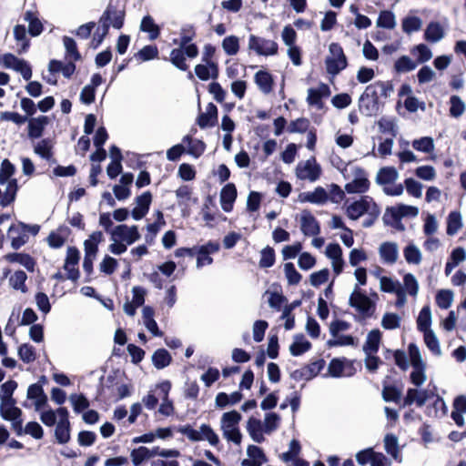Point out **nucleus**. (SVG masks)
Masks as SVG:
<instances>
[{"mask_svg": "<svg viewBox=\"0 0 466 466\" xmlns=\"http://www.w3.org/2000/svg\"><path fill=\"white\" fill-rule=\"evenodd\" d=\"M179 46L173 48L170 52L168 60L180 71H188L189 66L187 63V57L196 58L199 50L195 43H191L197 36L195 27L191 25L183 26L180 29Z\"/></svg>", "mask_w": 466, "mask_h": 466, "instance_id": "f257e3e1", "label": "nucleus"}, {"mask_svg": "<svg viewBox=\"0 0 466 466\" xmlns=\"http://www.w3.org/2000/svg\"><path fill=\"white\" fill-rule=\"evenodd\" d=\"M364 214L368 217L362 222L363 228L372 227L380 215L379 205L370 196H362L346 208V215L351 220H357Z\"/></svg>", "mask_w": 466, "mask_h": 466, "instance_id": "f03ea898", "label": "nucleus"}, {"mask_svg": "<svg viewBox=\"0 0 466 466\" xmlns=\"http://www.w3.org/2000/svg\"><path fill=\"white\" fill-rule=\"evenodd\" d=\"M125 17L126 5L121 4L120 1H116L115 3L110 1L100 16L98 24L100 25H107V29H110V26L115 29H121L124 26Z\"/></svg>", "mask_w": 466, "mask_h": 466, "instance_id": "7ed1b4c3", "label": "nucleus"}, {"mask_svg": "<svg viewBox=\"0 0 466 466\" xmlns=\"http://www.w3.org/2000/svg\"><path fill=\"white\" fill-rule=\"evenodd\" d=\"M40 230L39 225H27L22 221L12 224L7 231L8 238L11 239V247L14 249H19L27 240V233L33 236L38 234Z\"/></svg>", "mask_w": 466, "mask_h": 466, "instance_id": "20e7f679", "label": "nucleus"}, {"mask_svg": "<svg viewBox=\"0 0 466 466\" xmlns=\"http://www.w3.org/2000/svg\"><path fill=\"white\" fill-rule=\"evenodd\" d=\"M329 50L331 56H327L325 59L326 70L329 75L335 76L348 66V59L339 43H331Z\"/></svg>", "mask_w": 466, "mask_h": 466, "instance_id": "39448f33", "label": "nucleus"}, {"mask_svg": "<svg viewBox=\"0 0 466 466\" xmlns=\"http://www.w3.org/2000/svg\"><path fill=\"white\" fill-rule=\"evenodd\" d=\"M349 302L364 319L372 317L375 312V303L365 293L360 291L359 285H356Z\"/></svg>", "mask_w": 466, "mask_h": 466, "instance_id": "423d86ee", "label": "nucleus"}, {"mask_svg": "<svg viewBox=\"0 0 466 466\" xmlns=\"http://www.w3.org/2000/svg\"><path fill=\"white\" fill-rule=\"evenodd\" d=\"M248 49L254 51L258 56H269L278 54L279 45L274 40L250 35L248 37Z\"/></svg>", "mask_w": 466, "mask_h": 466, "instance_id": "0eeeda50", "label": "nucleus"}, {"mask_svg": "<svg viewBox=\"0 0 466 466\" xmlns=\"http://www.w3.org/2000/svg\"><path fill=\"white\" fill-rule=\"evenodd\" d=\"M141 238L138 228L136 225L127 226L120 224L113 228L110 231L111 240H119L127 245H132Z\"/></svg>", "mask_w": 466, "mask_h": 466, "instance_id": "6e6552de", "label": "nucleus"}, {"mask_svg": "<svg viewBox=\"0 0 466 466\" xmlns=\"http://www.w3.org/2000/svg\"><path fill=\"white\" fill-rule=\"evenodd\" d=\"M296 174L299 179L316 181L321 175V167L316 163L315 157H312L311 159L307 160L304 164L299 163L298 165Z\"/></svg>", "mask_w": 466, "mask_h": 466, "instance_id": "1a4fd4ad", "label": "nucleus"}, {"mask_svg": "<svg viewBox=\"0 0 466 466\" xmlns=\"http://www.w3.org/2000/svg\"><path fill=\"white\" fill-rule=\"evenodd\" d=\"M219 244L216 241H208L205 245L197 246V268H201L204 266L213 263L211 254L217 253L219 250Z\"/></svg>", "mask_w": 466, "mask_h": 466, "instance_id": "9d476101", "label": "nucleus"}, {"mask_svg": "<svg viewBox=\"0 0 466 466\" xmlns=\"http://www.w3.org/2000/svg\"><path fill=\"white\" fill-rule=\"evenodd\" d=\"M355 178L345 185V190L349 194L366 193L370 186V180L366 177V172L362 167H356L354 171Z\"/></svg>", "mask_w": 466, "mask_h": 466, "instance_id": "9b49d317", "label": "nucleus"}, {"mask_svg": "<svg viewBox=\"0 0 466 466\" xmlns=\"http://www.w3.org/2000/svg\"><path fill=\"white\" fill-rule=\"evenodd\" d=\"M80 253L77 248L68 247L64 268L67 271V279L76 281L79 278V270L76 266L78 265Z\"/></svg>", "mask_w": 466, "mask_h": 466, "instance_id": "f8f14e48", "label": "nucleus"}, {"mask_svg": "<svg viewBox=\"0 0 466 466\" xmlns=\"http://www.w3.org/2000/svg\"><path fill=\"white\" fill-rule=\"evenodd\" d=\"M300 230L305 236H318L320 225L309 209H304L300 217Z\"/></svg>", "mask_w": 466, "mask_h": 466, "instance_id": "ddd939ff", "label": "nucleus"}, {"mask_svg": "<svg viewBox=\"0 0 466 466\" xmlns=\"http://www.w3.org/2000/svg\"><path fill=\"white\" fill-rule=\"evenodd\" d=\"M330 88L325 83H320L317 88H309L308 90L307 102L309 106L321 109L324 106L323 98L330 96Z\"/></svg>", "mask_w": 466, "mask_h": 466, "instance_id": "4468645a", "label": "nucleus"}, {"mask_svg": "<svg viewBox=\"0 0 466 466\" xmlns=\"http://www.w3.org/2000/svg\"><path fill=\"white\" fill-rule=\"evenodd\" d=\"M152 202V194L146 191L136 198L137 206L132 209L131 215L134 219H142L148 212Z\"/></svg>", "mask_w": 466, "mask_h": 466, "instance_id": "2eb2a0df", "label": "nucleus"}, {"mask_svg": "<svg viewBox=\"0 0 466 466\" xmlns=\"http://www.w3.org/2000/svg\"><path fill=\"white\" fill-rule=\"evenodd\" d=\"M238 192L235 184L228 183L220 191V204L225 212H230L233 209L234 202Z\"/></svg>", "mask_w": 466, "mask_h": 466, "instance_id": "dca6fc26", "label": "nucleus"}, {"mask_svg": "<svg viewBox=\"0 0 466 466\" xmlns=\"http://www.w3.org/2000/svg\"><path fill=\"white\" fill-rule=\"evenodd\" d=\"M207 111L200 113L197 118V124L200 128L212 127L218 124V107L213 103H208Z\"/></svg>", "mask_w": 466, "mask_h": 466, "instance_id": "f3484780", "label": "nucleus"}, {"mask_svg": "<svg viewBox=\"0 0 466 466\" xmlns=\"http://www.w3.org/2000/svg\"><path fill=\"white\" fill-rule=\"evenodd\" d=\"M247 453L249 459H244L241 462L242 466H261L268 461V457L258 446L249 445Z\"/></svg>", "mask_w": 466, "mask_h": 466, "instance_id": "a211bd4d", "label": "nucleus"}, {"mask_svg": "<svg viewBox=\"0 0 466 466\" xmlns=\"http://www.w3.org/2000/svg\"><path fill=\"white\" fill-rule=\"evenodd\" d=\"M76 62L69 59L66 64H64L60 60L52 59L48 64V70L51 74H56L61 71L66 78H70L76 69Z\"/></svg>", "mask_w": 466, "mask_h": 466, "instance_id": "6ab92c4d", "label": "nucleus"}, {"mask_svg": "<svg viewBox=\"0 0 466 466\" xmlns=\"http://www.w3.org/2000/svg\"><path fill=\"white\" fill-rule=\"evenodd\" d=\"M49 123L46 116H39L38 117H31L28 120V137L31 139H36L43 136L46 126Z\"/></svg>", "mask_w": 466, "mask_h": 466, "instance_id": "aec40b11", "label": "nucleus"}, {"mask_svg": "<svg viewBox=\"0 0 466 466\" xmlns=\"http://www.w3.org/2000/svg\"><path fill=\"white\" fill-rule=\"evenodd\" d=\"M359 109L366 116H375L380 109V103L374 102L370 97L360 95L359 98Z\"/></svg>", "mask_w": 466, "mask_h": 466, "instance_id": "412c9836", "label": "nucleus"}, {"mask_svg": "<svg viewBox=\"0 0 466 466\" xmlns=\"http://www.w3.org/2000/svg\"><path fill=\"white\" fill-rule=\"evenodd\" d=\"M254 80L258 88L265 94L273 90L274 80L272 75L265 70H259L255 74Z\"/></svg>", "mask_w": 466, "mask_h": 466, "instance_id": "4be33fe9", "label": "nucleus"}, {"mask_svg": "<svg viewBox=\"0 0 466 466\" xmlns=\"http://www.w3.org/2000/svg\"><path fill=\"white\" fill-rule=\"evenodd\" d=\"M299 198L302 202L324 204L329 200V195L322 187H317L313 192L300 194Z\"/></svg>", "mask_w": 466, "mask_h": 466, "instance_id": "5701e85b", "label": "nucleus"}, {"mask_svg": "<svg viewBox=\"0 0 466 466\" xmlns=\"http://www.w3.org/2000/svg\"><path fill=\"white\" fill-rule=\"evenodd\" d=\"M381 259L388 264H394L398 259V247L394 242H383L380 247Z\"/></svg>", "mask_w": 466, "mask_h": 466, "instance_id": "b1692460", "label": "nucleus"}, {"mask_svg": "<svg viewBox=\"0 0 466 466\" xmlns=\"http://www.w3.org/2000/svg\"><path fill=\"white\" fill-rule=\"evenodd\" d=\"M312 344L306 339L303 334H297L294 337V341L289 346V351L292 356H300L309 351Z\"/></svg>", "mask_w": 466, "mask_h": 466, "instance_id": "393cba45", "label": "nucleus"}, {"mask_svg": "<svg viewBox=\"0 0 466 466\" xmlns=\"http://www.w3.org/2000/svg\"><path fill=\"white\" fill-rule=\"evenodd\" d=\"M9 262H16L23 265L29 272H33L35 267V260L26 253H9L5 256Z\"/></svg>", "mask_w": 466, "mask_h": 466, "instance_id": "a878e982", "label": "nucleus"}, {"mask_svg": "<svg viewBox=\"0 0 466 466\" xmlns=\"http://www.w3.org/2000/svg\"><path fill=\"white\" fill-rule=\"evenodd\" d=\"M381 341V332L380 329H375L368 333L367 339L363 345V351L365 353H377L380 349Z\"/></svg>", "mask_w": 466, "mask_h": 466, "instance_id": "bb28decb", "label": "nucleus"}, {"mask_svg": "<svg viewBox=\"0 0 466 466\" xmlns=\"http://www.w3.org/2000/svg\"><path fill=\"white\" fill-rule=\"evenodd\" d=\"M247 430L254 441L261 443L265 441L263 436V426L260 420L250 417L248 420Z\"/></svg>", "mask_w": 466, "mask_h": 466, "instance_id": "cd10ccee", "label": "nucleus"}, {"mask_svg": "<svg viewBox=\"0 0 466 466\" xmlns=\"http://www.w3.org/2000/svg\"><path fill=\"white\" fill-rule=\"evenodd\" d=\"M182 141L188 145L187 149H186L187 153L196 158H198L205 152L206 145L202 140L194 139L190 135H187Z\"/></svg>", "mask_w": 466, "mask_h": 466, "instance_id": "c85d7f7f", "label": "nucleus"}, {"mask_svg": "<svg viewBox=\"0 0 466 466\" xmlns=\"http://www.w3.org/2000/svg\"><path fill=\"white\" fill-rule=\"evenodd\" d=\"M218 212L217 204L215 202L214 197L208 195L204 201L201 214L202 218L207 222L210 223L216 219V213Z\"/></svg>", "mask_w": 466, "mask_h": 466, "instance_id": "c756f323", "label": "nucleus"}, {"mask_svg": "<svg viewBox=\"0 0 466 466\" xmlns=\"http://www.w3.org/2000/svg\"><path fill=\"white\" fill-rule=\"evenodd\" d=\"M17 191V180L15 178L10 179L7 183L5 193L1 197L0 206L5 208L12 204L15 200Z\"/></svg>", "mask_w": 466, "mask_h": 466, "instance_id": "7c9ffc66", "label": "nucleus"}, {"mask_svg": "<svg viewBox=\"0 0 466 466\" xmlns=\"http://www.w3.org/2000/svg\"><path fill=\"white\" fill-rule=\"evenodd\" d=\"M140 30L149 34V39L155 40L160 35V27L155 23L153 17L149 15L142 18Z\"/></svg>", "mask_w": 466, "mask_h": 466, "instance_id": "2f4dec72", "label": "nucleus"}, {"mask_svg": "<svg viewBox=\"0 0 466 466\" xmlns=\"http://www.w3.org/2000/svg\"><path fill=\"white\" fill-rule=\"evenodd\" d=\"M384 448L388 454H390L395 461L400 462L401 457L400 455L398 438L394 434H386L384 437Z\"/></svg>", "mask_w": 466, "mask_h": 466, "instance_id": "473e14b6", "label": "nucleus"}, {"mask_svg": "<svg viewBox=\"0 0 466 466\" xmlns=\"http://www.w3.org/2000/svg\"><path fill=\"white\" fill-rule=\"evenodd\" d=\"M398 177V172L394 167H381L376 177V182L379 185H388L393 183Z\"/></svg>", "mask_w": 466, "mask_h": 466, "instance_id": "72a5a7b5", "label": "nucleus"}, {"mask_svg": "<svg viewBox=\"0 0 466 466\" xmlns=\"http://www.w3.org/2000/svg\"><path fill=\"white\" fill-rule=\"evenodd\" d=\"M444 36V30L438 22H431L425 30L424 37L430 42H438Z\"/></svg>", "mask_w": 466, "mask_h": 466, "instance_id": "f704fd0d", "label": "nucleus"}, {"mask_svg": "<svg viewBox=\"0 0 466 466\" xmlns=\"http://www.w3.org/2000/svg\"><path fill=\"white\" fill-rule=\"evenodd\" d=\"M62 40L66 48V58L72 59L74 61H80L82 56L77 49L76 41L67 35L63 36Z\"/></svg>", "mask_w": 466, "mask_h": 466, "instance_id": "c9c22d12", "label": "nucleus"}, {"mask_svg": "<svg viewBox=\"0 0 466 466\" xmlns=\"http://www.w3.org/2000/svg\"><path fill=\"white\" fill-rule=\"evenodd\" d=\"M36 155L50 161L53 158V144L49 138H44L34 147Z\"/></svg>", "mask_w": 466, "mask_h": 466, "instance_id": "e433bc0d", "label": "nucleus"}, {"mask_svg": "<svg viewBox=\"0 0 466 466\" xmlns=\"http://www.w3.org/2000/svg\"><path fill=\"white\" fill-rule=\"evenodd\" d=\"M152 361L157 369L161 370L171 363L172 358L166 349H158L154 352Z\"/></svg>", "mask_w": 466, "mask_h": 466, "instance_id": "4c0bfd02", "label": "nucleus"}, {"mask_svg": "<svg viewBox=\"0 0 466 466\" xmlns=\"http://www.w3.org/2000/svg\"><path fill=\"white\" fill-rule=\"evenodd\" d=\"M24 18L29 23L28 33L31 36H37L43 32V24L32 11H26Z\"/></svg>", "mask_w": 466, "mask_h": 466, "instance_id": "58836bf2", "label": "nucleus"}, {"mask_svg": "<svg viewBox=\"0 0 466 466\" xmlns=\"http://www.w3.org/2000/svg\"><path fill=\"white\" fill-rule=\"evenodd\" d=\"M462 227L461 216L459 211H451L447 218L446 232L449 236L455 235Z\"/></svg>", "mask_w": 466, "mask_h": 466, "instance_id": "ea45409f", "label": "nucleus"}, {"mask_svg": "<svg viewBox=\"0 0 466 466\" xmlns=\"http://www.w3.org/2000/svg\"><path fill=\"white\" fill-rule=\"evenodd\" d=\"M382 398L386 402L400 403L401 400V390L395 385L383 384Z\"/></svg>", "mask_w": 466, "mask_h": 466, "instance_id": "a19ab883", "label": "nucleus"}, {"mask_svg": "<svg viewBox=\"0 0 466 466\" xmlns=\"http://www.w3.org/2000/svg\"><path fill=\"white\" fill-rule=\"evenodd\" d=\"M431 324V312L429 306H424L419 313L417 319V328L420 331L430 330Z\"/></svg>", "mask_w": 466, "mask_h": 466, "instance_id": "79ce46f5", "label": "nucleus"}, {"mask_svg": "<svg viewBox=\"0 0 466 466\" xmlns=\"http://www.w3.org/2000/svg\"><path fill=\"white\" fill-rule=\"evenodd\" d=\"M158 48L156 45H147L141 48L134 56L143 62L158 58Z\"/></svg>", "mask_w": 466, "mask_h": 466, "instance_id": "37998d69", "label": "nucleus"}, {"mask_svg": "<svg viewBox=\"0 0 466 466\" xmlns=\"http://www.w3.org/2000/svg\"><path fill=\"white\" fill-rule=\"evenodd\" d=\"M241 415L237 410L225 412L221 418V429H228L238 427L241 420Z\"/></svg>", "mask_w": 466, "mask_h": 466, "instance_id": "c03bdc74", "label": "nucleus"}, {"mask_svg": "<svg viewBox=\"0 0 466 466\" xmlns=\"http://www.w3.org/2000/svg\"><path fill=\"white\" fill-rule=\"evenodd\" d=\"M27 275L24 270H16L9 279L10 285L16 290L26 292L25 280Z\"/></svg>", "mask_w": 466, "mask_h": 466, "instance_id": "a18cd8bd", "label": "nucleus"}, {"mask_svg": "<svg viewBox=\"0 0 466 466\" xmlns=\"http://www.w3.org/2000/svg\"><path fill=\"white\" fill-rule=\"evenodd\" d=\"M17 353L20 360L25 363L34 362L36 359L35 348L28 343L21 344Z\"/></svg>", "mask_w": 466, "mask_h": 466, "instance_id": "49530a36", "label": "nucleus"}, {"mask_svg": "<svg viewBox=\"0 0 466 466\" xmlns=\"http://www.w3.org/2000/svg\"><path fill=\"white\" fill-rule=\"evenodd\" d=\"M222 48L228 56H235L239 50V39L236 35L226 36L222 41Z\"/></svg>", "mask_w": 466, "mask_h": 466, "instance_id": "de8ad7c7", "label": "nucleus"}, {"mask_svg": "<svg viewBox=\"0 0 466 466\" xmlns=\"http://www.w3.org/2000/svg\"><path fill=\"white\" fill-rule=\"evenodd\" d=\"M310 127V121L307 117H299L290 121L287 127L289 133H305Z\"/></svg>", "mask_w": 466, "mask_h": 466, "instance_id": "09e8293b", "label": "nucleus"}, {"mask_svg": "<svg viewBox=\"0 0 466 466\" xmlns=\"http://www.w3.org/2000/svg\"><path fill=\"white\" fill-rule=\"evenodd\" d=\"M55 436L59 444H66L70 441V423L57 422Z\"/></svg>", "mask_w": 466, "mask_h": 466, "instance_id": "8fccbe9b", "label": "nucleus"}, {"mask_svg": "<svg viewBox=\"0 0 466 466\" xmlns=\"http://www.w3.org/2000/svg\"><path fill=\"white\" fill-rule=\"evenodd\" d=\"M276 254L273 248L267 246L260 251L259 267L270 268L275 264Z\"/></svg>", "mask_w": 466, "mask_h": 466, "instance_id": "3c124183", "label": "nucleus"}, {"mask_svg": "<svg viewBox=\"0 0 466 466\" xmlns=\"http://www.w3.org/2000/svg\"><path fill=\"white\" fill-rule=\"evenodd\" d=\"M412 147L417 151L431 153L434 150V141L431 137H422L412 141Z\"/></svg>", "mask_w": 466, "mask_h": 466, "instance_id": "603ef678", "label": "nucleus"}, {"mask_svg": "<svg viewBox=\"0 0 466 466\" xmlns=\"http://www.w3.org/2000/svg\"><path fill=\"white\" fill-rule=\"evenodd\" d=\"M417 64L413 62L408 56H401L395 64L394 68L398 73L410 72L415 69Z\"/></svg>", "mask_w": 466, "mask_h": 466, "instance_id": "864d4df0", "label": "nucleus"}, {"mask_svg": "<svg viewBox=\"0 0 466 466\" xmlns=\"http://www.w3.org/2000/svg\"><path fill=\"white\" fill-rule=\"evenodd\" d=\"M453 299V292L450 289H441L436 295V303L439 308L447 309Z\"/></svg>", "mask_w": 466, "mask_h": 466, "instance_id": "5fc2aeb1", "label": "nucleus"}, {"mask_svg": "<svg viewBox=\"0 0 466 466\" xmlns=\"http://www.w3.org/2000/svg\"><path fill=\"white\" fill-rule=\"evenodd\" d=\"M450 116L452 117L461 116L465 111V104L458 96H451L450 98Z\"/></svg>", "mask_w": 466, "mask_h": 466, "instance_id": "6e6d98bb", "label": "nucleus"}, {"mask_svg": "<svg viewBox=\"0 0 466 466\" xmlns=\"http://www.w3.org/2000/svg\"><path fill=\"white\" fill-rule=\"evenodd\" d=\"M284 271L289 285H297L300 282L302 276L296 269L292 262H288L284 265Z\"/></svg>", "mask_w": 466, "mask_h": 466, "instance_id": "4d7b16f0", "label": "nucleus"}, {"mask_svg": "<svg viewBox=\"0 0 466 466\" xmlns=\"http://www.w3.org/2000/svg\"><path fill=\"white\" fill-rule=\"evenodd\" d=\"M395 16L390 11H381L377 20V25L387 29H392L395 26Z\"/></svg>", "mask_w": 466, "mask_h": 466, "instance_id": "13d9d810", "label": "nucleus"}, {"mask_svg": "<svg viewBox=\"0 0 466 466\" xmlns=\"http://www.w3.org/2000/svg\"><path fill=\"white\" fill-rule=\"evenodd\" d=\"M132 462L135 466L140 465L144 461L149 459V449L145 446L133 449L130 453Z\"/></svg>", "mask_w": 466, "mask_h": 466, "instance_id": "bf43d9fd", "label": "nucleus"}, {"mask_svg": "<svg viewBox=\"0 0 466 466\" xmlns=\"http://www.w3.org/2000/svg\"><path fill=\"white\" fill-rule=\"evenodd\" d=\"M404 258L410 264H419L421 260L420 249L413 244L408 245L404 250Z\"/></svg>", "mask_w": 466, "mask_h": 466, "instance_id": "052dcab7", "label": "nucleus"}, {"mask_svg": "<svg viewBox=\"0 0 466 466\" xmlns=\"http://www.w3.org/2000/svg\"><path fill=\"white\" fill-rule=\"evenodd\" d=\"M421 27V20L418 16H407L402 20V30L410 34L419 31Z\"/></svg>", "mask_w": 466, "mask_h": 466, "instance_id": "680f3d73", "label": "nucleus"}, {"mask_svg": "<svg viewBox=\"0 0 466 466\" xmlns=\"http://www.w3.org/2000/svg\"><path fill=\"white\" fill-rule=\"evenodd\" d=\"M69 399L76 413H80L89 407V401L83 394H71Z\"/></svg>", "mask_w": 466, "mask_h": 466, "instance_id": "e2e57ef3", "label": "nucleus"}, {"mask_svg": "<svg viewBox=\"0 0 466 466\" xmlns=\"http://www.w3.org/2000/svg\"><path fill=\"white\" fill-rule=\"evenodd\" d=\"M423 333L424 341L429 350L432 351L434 354H441L440 343L434 332L431 329H430L427 331H423Z\"/></svg>", "mask_w": 466, "mask_h": 466, "instance_id": "0e129e2a", "label": "nucleus"}, {"mask_svg": "<svg viewBox=\"0 0 466 466\" xmlns=\"http://www.w3.org/2000/svg\"><path fill=\"white\" fill-rule=\"evenodd\" d=\"M46 382V377L41 376L38 382L31 384L27 389V398L30 400H35L45 393L43 390V383Z\"/></svg>", "mask_w": 466, "mask_h": 466, "instance_id": "69168bd1", "label": "nucleus"}, {"mask_svg": "<svg viewBox=\"0 0 466 466\" xmlns=\"http://www.w3.org/2000/svg\"><path fill=\"white\" fill-rule=\"evenodd\" d=\"M106 27L107 25H98L89 44L91 48L96 49L102 44L109 32Z\"/></svg>", "mask_w": 466, "mask_h": 466, "instance_id": "338daca9", "label": "nucleus"}, {"mask_svg": "<svg viewBox=\"0 0 466 466\" xmlns=\"http://www.w3.org/2000/svg\"><path fill=\"white\" fill-rule=\"evenodd\" d=\"M404 185L406 187L407 192L414 197V198H420L422 195V185L418 182L417 180L409 177L404 180Z\"/></svg>", "mask_w": 466, "mask_h": 466, "instance_id": "774afa93", "label": "nucleus"}]
</instances>
